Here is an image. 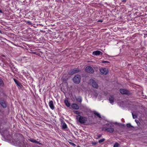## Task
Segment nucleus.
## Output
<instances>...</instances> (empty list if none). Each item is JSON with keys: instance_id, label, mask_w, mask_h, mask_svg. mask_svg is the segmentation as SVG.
Instances as JSON below:
<instances>
[{"instance_id": "34", "label": "nucleus", "mask_w": 147, "mask_h": 147, "mask_svg": "<svg viewBox=\"0 0 147 147\" xmlns=\"http://www.w3.org/2000/svg\"><path fill=\"white\" fill-rule=\"evenodd\" d=\"M126 0H122V2L125 3V2H126Z\"/></svg>"}, {"instance_id": "37", "label": "nucleus", "mask_w": 147, "mask_h": 147, "mask_svg": "<svg viewBox=\"0 0 147 147\" xmlns=\"http://www.w3.org/2000/svg\"><path fill=\"white\" fill-rule=\"evenodd\" d=\"M0 12L2 13V12L1 11V10H0Z\"/></svg>"}, {"instance_id": "32", "label": "nucleus", "mask_w": 147, "mask_h": 147, "mask_svg": "<svg viewBox=\"0 0 147 147\" xmlns=\"http://www.w3.org/2000/svg\"><path fill=\"white\" fill-rule=\"evenodd\" d=\"M92 144L93 145H96L97 144V142H93L92 143Z\"/></svg>"}, {"instance_id": "14", "label": "nucleus", "mask_w": 147, "mask_h": 147, "mask_svg": "<svg viewBox=\"0 0 147 147\" xmlns=\"http://www.w3.org/2000/svg\"><path fill=\"white\" fill-rule=\"evenodd\" d=\"M79 71L80 70L78 68H75L72 70V71H71V73L73 74L79 72Z\"/></svg>"}, {"instance_id": "35", "label": "nucleus", "mask_w": 147, "mask_h": 147, "mask_svg": "<svg viewBox=\"0 0 147 147\" xmlns=\"http://www.w3.org/2000/svg\"><path fill=\"white\" fill-rule=\"evenodd\" d=\"M98 22H103V21L102 20H99L98 21Z\"/></svg>"}, {"instance_id": "5", "label": "nucleus", "mask_w": 147, "mask_h": 147, "mask_svg": "<svg viewBox=\"0 0 147 147\" xmlns=\"http://www.w3.org/2000/svg\"><path fill=\"white\" fill-rule=\"evenodd\" d=\"M100 72L102 74L106 75L108 71V69L105 68H102L100 69Z\"/></svg>"}, {"instance_id": "15", "label": "nucleus", "mask_w": 147, "mask_h": 147, "mask_svg": "<svg viewBox=\"0 0 147 147\" xmlns=\"http://www.w3.org/2000/svg\"><path fill=\"white\" fill-rule=\"evenodd\" d=\"M109 100L111 104H113L114 102V98L113 96H110L109 97Z\"/></svg>"}, {"instance_id": "33", "label": "nucleus", "mask_w": 147, "mask_h": 147, "mask_svg": "<svg viewBox=\"0 0 147 147\" xmlns=\"http://www.w3.org/2000/svg\"><path fill=\"white\" fill-rule=\"evenodd\" d=\"M102 136V135L101 134H99V135H98L97 136V137L98 138H100V137H101Z\"/></svg>"}, {"instance_id": "39", "label": "nucleus", "mask_w": 147, "mask_h": 147, "mask_svg": "<svg viewBox=\"0 0 147 147\" xmlns=\"http://www.w3.org/2000/svg\"><path fill=\"white\" fill-rule=\"evenodd\" d=\"M78 147H80V146H78Z\"/></svg>"}, {"instance_id": "25", "label": "nucleus", "mask_w": 147, "mask_h": 147, "mask_svg": "<svg viewBox=\"0 0 147 147\" xmlns=\"http://www.w3.org/2000/svg\"><path fill=\"white\" fill-rule=\"evenodd\" d=\"M105 140V139L104 138H103V139H100V140H99L98 141V142L99 143H101L102 142H104Z\"/></svg>"}, {"instance_id": "29", "label": "nucleus", "mask_w": 147, "mask_h": 147, "mask_svg": "<svg viewBox=\"0 0 147 147\" xmlns=\"http://www.w3.org/2000/svg\"><path fill=\"white\" fill-rule=\"evenodd\" d=\"M74 112L75 113L77 114H80V112L78 111H74Z\"/></svg>"}, {"instance_id": "1", "label": "nucleus", "mask_w": 147, "mask_h": 147, "mask_svg": "<svg viewBox=\"0 0 147 147\" xmlns=\"http://www.w3.org/2000/svg\"><path fill=\"white\" fill-rule=\"evenodd\" d=\"M76 117L77 120L81 123H84L87 121L86 117L81 116L80 115H77Z\"/></svg>"}, {"instance_id": "38", "label": "nucleus", "mask_w": 147, "mask_h": 147, "mask_svg": "<svg viewBox=\"0 0 147 147\" xmlns=\"http://www.w3.org/2000/svg\"><path fill=\"white\" fill-rule=\"evenodd\" d=\"M0 33H1V30H0Z\"/></svg>"}, {"instance_id": "19", "label": "nucleus", "mask_w": 147, "mask_h": 147, "mask_svg": "<svg viewBox=\"0 0 147 147\" xmlns=\"http://www.w3.org/2000/svg\"><path fill=\"white\" fill-rule=\"evenodd\" d=\"M94 113L95 115L98 117L99 118H101V116L99 113L96 111H94Z\"/></svg>"}, {"instance_id": "21", "label": "nucleus", "mask_w": 147, "mask_h": 147, "mask_svg": "<svg viewBox=\"0 0 147 147\" xmlns=\"http://www.w3.org/2000/svg\"><path fill=\"white\" fill-rule=\"evenodd\" d=\"M13 80L18 86H20V83L19 81L15 79H13Z\"/></svg>"}, {"instance_id": "41", "label": "nucleus", "mask_w": 147, "mask_h": 147, "mask_svg": "<svg viewBox=\"0 0 147 147\" xmlns=\"http://www.w3.org/2000/svg\"><path fill=\"white\" fill-rule=\"evenodd\" d=\"M22 138H23V137H22Z\"/></svg>"}, {"instance_id": "16", "label": "nucleus", "mask_w": 147, "mask_h": 147, "mask_svg": "<svg viewBox=\"0 0 147 147\" xmlns=\"http://www.w3.org/2000/svg\"><path fill=\"white\" fill-rule=\"evenodd\" d=\"M64 103L65 105L67 107H69L70 106V103L67 100H64Z\"/></svg>"}, {"instance_id": "23", "label": "nucleus", "mask_w": 147, "mask_h": 147, "mask_svg": "<svg viewBox=\"0 0 147 147\" xmlns=\"http://www.w3.org/2000/svg\"><path fill=\"white\" fill-rule=\"evenodd\" d=\"M132 114V115L134 119L136 118L137 117V116L136 115L134 114V113L133 112H131Z\"/></svg>"}, {"instance_id": "27", "label": "nucleus", "mask_w": 147, "mask_h": 147, "mask_svg": "<svg viewBox=\"0 0 147 147\" xmlns=\"http://www.w3.org/2000/svg\"><path fill=\"white\" fill-rule=\"evenodd\" d=\"M69 144L73 146H76V145L75 144L71 142H69Z\"/></svg>"}, {"instance_id": "12", "label": "nucleus", "mask_w": 147, "mask_h": 147, "mask_svg": "<svg viewBox=\"0 0 147 147\" xmlns=\"http://www.w3.org/2000/svg\"><path fill=\"white\" fill-rule=\"evenodd\" d=\"M12 141L13 142V143L18 145H19L21 142L20 141V139L19 138L18 139V138H17L16 140H15L14 139L13 140L12 139Z\"/></svg>"}, {"instance_id": "8", "label": "nucleus", "mask_w": 147, "mask_h": 147, "mask_svg": "<svg viewBox=\"0 0 147 147\" xmlns=\"http://www.w3.org/2000/svg\"><path fill=\"white\" fill-rule=\"evenodd\" d=\"M92 55H94L98 56L100 55H102V53L99 51H96L92 52Z\"/></svg>"}, {"instance_id": "36", "label": "nucleus", "mask_w": 147, "mask_h": 147, "mask_svg": "<svg viewBox=\"0 0 147 147\" xmlns=\"http://www.w3.org/2000/svg\"><path fill=\"white\" fill-rule=\"evenodd\" d=\"M12 43L15 45V46H16L15 44H14V43L13 42H12Z\"/></svg>"}, {"instance_id": "28", "label": "nucleus", "mask_w": 147, "mask_h": 147, "mask_svg": "<svg viewBox=\"0 0 147 147\" xmlns=\"http://www.w3.org/2000/svg\"><path fill=\"white\" fill-rule=\"evenodd\" d=\"M108 126H110V127L113 126L114 125L113 124L111 123H109L107 124Z\"/></svg>"}, {"instance_id": "17", "label": "nucleus", "mask_w": 147, "mask_h": 147, "mask_svg": "<svg viewBox=\"0 0 147 147\" xmlns=\"http://www.w3.org/2000/svg\"><path fill=\"white\" fill-rule=\"evenodd\" d=\"M62 129H65L67 128V125L65 123H63L62 125Z\"/></svg>"}, {"instance_id": "11", "label": "nucleus", "mask_w": 147, "mask_h": 147, "mask_svg": "<svg viewBox=\"0 0 147 147\" xmlns=\"http://www.w3.org/2000/svg\"><path fill=\"white\" fill-rule=\"evenodd\" d=\"M4 137L6 138L8 141H11L12 137L10 135H8L7 136H4Z\"/></svg>"}, {"instance_id": "40", "label": "nucleus", "mask_w": 147, "mask_h": 147, "mask_svg": "<svg viewBox=\"0 0 147 147\" xmlns=\"http://www.w3.org/2000/svg\"><path fill=\"white\" fill-rule=\"evenodd\" d=\"M34 53V54H35V53Z\"/></svg>"}, {"instance_id": "30", "label": "nucleus", "mask_w": 147, "mask_h": 147, "mask_svg": "<svg viewBox=\"0 0 147 147\" xmlns=\"http://www.w3.org/2000/svg\"><path fill=\"white\" fill-rule=\"evenodd\" d=\"M102 63H109V62L107 61H102Z\"/></svg>"}, {"instance_id": "2", "label": "nucleus", "mask_w": 147, "mask_h": 147, "mask_svg": "<svg viewBox=\"0 0 147 147\" xmlns=\"http://www.w3.org/2000/svg\"><path fill=\"white\" fill-rule=\"evenodd\" d=\"M73 82L76 84H79L81 80V76L79 75H77L75 76L73 78Z\"/></svg>"}, {"instance_id": "42", "label": "nucleus", "mask_w": 147, "mask_h": 147, "mask_svg": "<svg viewBox=\"0 0 147 147\" xmlns=\"http://www.w3.org/2000/svg\"><path fill=\"white\" fill-rule=\"evenodd\" d=\"M6 122V120H5V122Z\"/></svg>"}, {"instance_id": "18", "label": "nucleus", "mask_w": 147, "mask_h": 147, "mask_svg": "<svg viewBox=\"0 0 147 147\" xmlns=\"http://www.w3.org/2000/svg\"><path fill=\"white\" fill-rule=\"evenodd\" d=\"M29 140L33 143H34L37 144H39V142L33 139H30Z\"/></svg>"}, {"instance_id": "10", "label": "nucleus", "mask_w": 147, "mask_h": 147, "mask_svg": "<svg viewBox=\"0 0 147 147\" xmlns=\"http://www.w3.org/2000/svg\"><path fill=\"white\" fill-rule=\"evenodd\" d=\"M71 107L75 109H79V106L76 104L74 103L71 105Z\"/></svg>"}, {"instance_id": "7", "label": "nucleus", "mask_w": 147, "mask_h": 147, "mask_svg": "<svg viewBox=\"0 0 147 147\" xmlns=\"http://www.w3.org/2000/svg\"><path fill=\"white\" fill-rule=\"evenodd\" d=\"M120 92L121 94H128L129 92L127 90L122 89H120Z\"/></svg>"}, {"instance_id": "6", "label": "nucleus", "mask_w": 147, "mask_h": 147, "mask_svg": "<svg viewBox=\"0 0 147 147\" xmlns=\"http://www.w3.org/2000/svg\"><path fill=\"white\" fill-rule=\"evenodd\" d=\"M0 104L4 108H5L7 107V104L3 100H0Z\"/></svg>"}, {"instance_id": "26", "label": "nucleus", "mask_w": 147, "mask_h": 147, "mask_svg": "<svg viewBox=\"0 0 147 147\" xmlns=\"http://www.w3.org/2000/svg\"><path fill=\"white\" fill-rule=\"evenodd\" d=\"M118 144L117 143H115L114 145V147H117L118 146Z\"/></svg>"}, {"instance_id": "31", "label": "nucleus", "mask_w": 147, "mask_h": 147, "mask_svg": "<svg viewBox=\"0 0 147 147\" xmlns=\"http://www.w3.org/2000/svg\"><path fill=\"white\" fill-rule=\"evenodd\" d=\"M135 121L138 125L139 124H140V123L139 122V121L138 120H135Z\"/></svg>"}, {"instance_id": "9", "label": "nucleus", "mask_w": 147, "mask_h": 147, "mask_svg": "<svg viewBox=\"0 0 147 147\" xmlns=\"http://www.w3.org/2000/svg\"><path fill=\"white\" fill-rule=\"evenodd\" d=\"M49 105L50 108L52 110L54 109L53 102L52 100L50 101L49 102Z\"/></svg>"}, {"instance_id": "13", "label": "nucleus", "mask_w": 147, "mask_h": 147, "mask_svg": "<svg viewBox=\"0 0 147 147\" xmlns=\"http://www.w3.org/2000/svg\"><path fill=\"white\" fill-rule=\"evenodd\" d=\"M105 130L110 133H112L114 131V129L113 128L106 127L105 128Z\"/></svg>"}, {"instance_id": "3", "label": "nucleus", "mask_w": 147, "mask_h": 147, "mask_svg": "<svg viewBox=\"0 0 147 147\" xmlns=\"http://www.w3.org/2000/svg\"><path fill=\"white\" fill-rule=\"evenodd\" d=\"M90 83L92 85L93 87L96 88H98V85L93 80H90Z\"/></svg>"}, {"instance_id": "20", "label": "nucleus", "mask_w": 147, "mask_h": 147, "mask_svg": "<svg viewBox=\"0 0 147 147\" xmlns=\"http://www.w3.org/2000/svg\"><path fill=\"white\" fill-rule=\"evenodd\" d=\"M76 99L79 102H81L82 101V98L81 97L79 96Z\"/></svg>"}, {"instance_id": "4", "label": "nucleus", "mask_w": 147, "mask_h": 147, "mask_svg": "<svg viewBox=\"0 0 147 147\" xmlns=\"http://www.w3.org/2000/svg\"><path fill=\"white\" fill-rule=\"evenodd\" d=\"M85 71L88 73H93L94 72V70L90 66H88L86 67Z\"/></svg>"}, {"instance_id": "24", "label": "nucleus", "mask_w": 147, "mask_h": 147, "mask_svg": "<svg viewBox=\"0 0 147 147\" xmlns=\"http://www.w3.org/2000/svg\"><path fill=\"white\" fill-rule=\"evenodd\" d=\"M126 126L127 127L129 128H130L133 127V126L131 125V124L130 123L127 124L126 125Z\"/></svg>"}, {"instance_id": "22", "label": "nucleus", "mask_w": 147, "mask_h": 147, "mask_svg": "<svg viewBox=\"0 0 147 147\" xmlns=\"http://www.w3.org/2000/svg\"><path fill=\"white\" fill-rule=\"evenodd\" d=\"M0 86H4V82L0 78Z\"/></svg>"}]
</instances>
